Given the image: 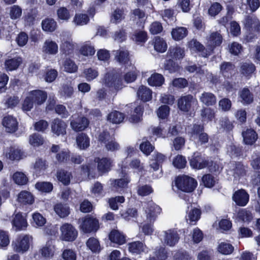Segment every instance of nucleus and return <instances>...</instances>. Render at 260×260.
Here are the masks:
<instances>
[{"label": "nucleus", "instance_id": "1", "mask_svg": "<svg viewBox=\"0 0 260 260\" xmlns=\"http://www.w3.org/2000/svg\"><path fill=\"white\" fill-rule=\"evenodd\" d=\"M47 98V93L43 90H35L30 91L23 102V110L30 111L34 104L40 105L45 102Z\"/></svg>", "mask_w": 260, "mask_h": 260}, {"label": "nucleus", "instance_id": "2", "mask_svg": "<svg viewBox=\"0 0 260 260\" xmlns=\"http://www.w3.org/2000/svg\"><path fill=\"white\" fill-rule=\"evenodd\" d=\"M120 77L121 74L118 70L112 69L106 74L103 82L107 87L119 89L122 87V80Z\"/></svg>", "mask_w": 260, "mask_h": 260}, {"label": "nucleus", "instance_id": "3", "mask_svg": "<svg viewBox=\"0 0 260 260\" xmlns=\"http://www.w3.org/2000/svg\"><path fill=\"white\" fill-rule=\"evenodd\" d=\"M175 184L178 189L184 192H191L196 187L197 182L191 177L183 176L177 177Z\"/></svg>", "mask_w": 260, "mask_h": 260}, {"label": "nucleus", "instance_id": "4", "mask_svg": "<svg viewBox=\"0 0 260 260\" xmlns=\"http://www.w3.org/2000/svg\"><path fill=\"white\" fill-rule=\"evenodd\" d=\"M189 133L191 139L197 143L203 144L208 142V135L204 132L203 125L199 124L193 125Z\"/></svg>", "mask_w": 260, "mask_h": 260}, {"label": "nucleus", "instance_id": "5", "mask_svg": "<svg viewBox=\"0 0 260 260\" xmlns=\"http://www.w3.org/2000/svg\"><path fill=\"white\" fill-rule=\"evenodd\" d=\"M79 226L84 233H90L93 231H96L99 228V221L94 218L87 217L80 218L78 220Z\"/></svg>", "mask_w": 260, "mask_h": 260}, {"label": "nucleus", "instance_id": "6", "mask_svg": "<svg viewBox=\"0 0 260 260\" xmlns=\"http://www.w3.org/2000/svg\"><path fill=\"white\" fill-rule=\"evenodd\" d=\"M61 238L66 241H73L78 235V232L75 228L68 223H66L60 226Z\"/></svg>", "mask_w": 260, "mask_h": 260}, {"label": "nucleus", "instance_id": "7", "mask_svg": "<svg viewBox=\"0 0 260 260\" xmlns=\"http://www.w3.org/2000/svg\"><path fill=\"white\" fill-rule=\"evenodd\" d=\"M179 238L176 231L170 229L162 232L161 240L164 244L172 247L178 243Z\"/></svg>", "mask_w": 260, "mask_h": 260}, {"label": "nucleus", "instance_id": "8", "mask_svg": "<svg viewBox=\"0 0 260 260\" xmlns=\"http://www.w3.org/2000/svg\"><path fill=\"white\" fill-rule=\"evenodd\" d=\"M29 237L27 235L18 237L12 245L14 250L16 252L24 253L28 250L29 247Z\"/></svg>", "mask_w": 260, "mask_h": 260}, {"label": "nucleus", "instance_id": "9", "mask_svg": "<svg viewBox=\"0 0 260 260\" xmlns=\"http://www.w3.org/2000/svg\"><path fill=\"white\" fill-rule=\"evenodd\" d=\"M89 121L85 117H78L71 120L70 126L75 132H81L85 129L88 126Z\"/></svg>", "mask_w": 260, "mask_h": 260}, {"label": "nucleus", "instance_id": "10", "mask_svg": "<svg viewBox=\"0 0 260 260\" xmlns=\"http://www.w3.org/2000/svg\"><path fill=\"white\" fill-rule=\"evenodd\" d=\"M197 100L190 94L181 96L178 101V108L183 111H188L192 104L197 103Z\"/></svg>", "mask_w": 260, "mask_h": 260}, {"label": "nucleus", "instance_id": "11", "mask_svg": "<svg viewBox=\"0 0 260 260\" xmlns=\"http://www.w3.org/2000/svg\"><path fill=\"white\" fill-rule=\"evenodd\" d=\"M145 210L147 219L148 221H153L157 215L160 213L161 208L152 202H149L147 204Z\"/></svg>", "mask_w": 260, "mask_h": 260}, {"label": "nucleus", "instance_id": "12", "mask_svg": "<svg viewBox=\"0 0 260 260\" xmlns=\"http://www.w3.org/2000/svg\"><path fill=\"white\" fill-rule=\"evenodd\" d=\"M67 127L66 122L59 118L54 119L51 123L52 132L57 136L65 135Z\"/></svg>", "mask_w": 260, "mask_h": 260}, {"label": "nucleus", "instance_id": "13", "mask_svg": "<svg viewBox=\"0 0 260 260\" xmlns=\"http://www.w3.org/2000/svg\"><path fill=\"white\" fill-rule=\"evenodd\" d=\"M4 155L7 159L10 160H19L23 158L24 152L18 148L11 147L6 150Z\"/></svg>", "mask_w": 260, "mask_h": 260}, {"label": "nucleus", "instance_id": "14", "mask_svg": "<svg viewBox=\"0 0 260 260\" xmlns=\"http://www.w3.org/2000/svg\"><path fill=\"white\" fill-rule=\"evenodd\" d=\"M127 246L129 251L133 254H141L147 251L145 244L139 241L129 243Z\"/></svg>", "mask_w": 260, "mask_h": 260}, {"label": "nucleus", "instance_id": "15", "mask_svg": "<svg viewBox=\"0 0 260 260\" xmlns=\"http://www.w3.org/2000/svg\"><path fill=\"white\" fill-rule=\"evenodd\" d=\"M233 199L238 205L244 206L249 201V195L244 189H240L235 192Z\"/></svg>", "mask_w": 260, "mask_h": 260}, {"label": "nucleus", "instance_id": "16", "mask_svg": "<svg viewBox=\"0 0 260 260\" xmlns=\"http://www.w3.org/2000/svg\"><path fill=\"white\" fill-rule=\"evenodd\" d=\"M55 247L51 241H48L40 250L42 256L46 259H50L54 255Z\"/></svg>", "mask_w": 260, "mask_h": 260}, {"label": "nucleus", "instance_id": "17", "mask_svg": "<svg viewBox=\"0 0 260 260\" xmlns=\"http://www.w3.org/2000/svg\"><path fill=\"white\" fill-rule=\"evenodd\" d=\"M12 224L16 231L23 230L27 226L26 219L20 213L15 214Z\"/></svg>", "mask_w": 260, "mask_h": 260}, {"label": "nucleus", "instance_id": "18", "mask_svg": "<svg viewBox=\"0 0 260 260\" xmlns=\"http://www.w3.org/2000/svg\"><path fill=\"white\" fill-rule=\"evenodd\" d=\"M188 46L191 50L201 52L203 57H207L210 54V51L208 49H205L204 46L196 40H190L188 43Z\"/></svg>", "mask_w": 260, "mask_h": 260}, {"label": "nucleus", "instance_id": "19", "mask_svg": "<svg viewBox=\"0 0 260 260\" xmlns=\"http://www.w3.org/2000/svg\"><path fill=\"white\" fill-rule=\"evenodd\" d=\"M3 124L9 133L15 132L17 129L18 122L16 118L11 116L5 117L3 119Z\"/></svg>", "mask_w": 260, "mask_h": 260}, {"label": "nucleus", "instance_id": "20", "mask_svg": "<svg viewBox=\"0 0 260 260\" xmlns=\"http://www.w3.org/2000/svg\"><path fill=\"white\" fill-rule=\"evenodd\" d=\"M58 45L54 41L47 40H46L43 45L42 48V51L44 53L49 55L56 54L58 52Z\"/></svg>", "mask_w": 260, "mask_h": 260}, {"label": "nucleus", "instance_id": "21", "mask_svg": "<svg viewBox=\"0 0 260 260\" xmlns=\"http://www.w3.org/2000/svg\"><path fill=\"white\" fill-rule=\"evenodd\" d=\"M185 55L184 50L179 46L171 47L168 52V57L172 59H181Z\"/></svg>", "mask_w": 260, "mask_h": 260}, {"label": "nucleus", "instance_id": "22", "mask_svg": "<svg viewBox=\"0 0 260 260\" xmlns=\"http://www.w3.org/2000/svg\"><path fill=\"white\" fill-rule=\"evenodd\" d=\"M235 66L231 62H223L220 66V73L225 77L230 78L233 74Z\"/></svg>", "mask_w": 260, "mask_h": 260}, {"label": "nucleus", "instance_id": "23", "mask_svg": "<svg viewBox=\"0 0 260 260\" xmlns=\"http://www.w3.org/2000/svg\"><path fill=\"white\" fill-rule=\"evenodd\" d=\"M137 94L139 99L144 102H147L152 99V91L146 86L142 85L138 89Z\"/></svg>", "mask_w": 260, "mask_h": 260}, {"label": "nucleus", "instance_id": "24", "mask_svg": "<svg viewBox=\"0 0 260 260\" xmlns=\"http://www.w3.org/2000/svg\"><path fill=\"white\" fill-rule=\"evenodd\" d=\"M244 23L245 26L247 28L254 29L256 31L260 30V22L255 16H246Z\"/></svg>", "mask_w": 260, "mask_h": 260}, {"label": "nucleus", "instance_id": "25", "mask_svg": "<svg viewBox=\"0 0 260 260\" xmlns=\"http://www.w3.org/2000/svg\"><path fill=\"white\" fill-rule=\"evenodd\" d=\"M76 143L80 149L85 150L89 146V138L86 134L81 133L76 137Z\"/></svg>", "mask_w": 260, "mask_h": 260}, {"label": "nucleus", "instance_id": "26", "mask_svg": "<svg viewBox=\"0 0 260 260\" xmlns=\"http://www.w3.org/2000/svg\"><path fill=\"white\" fill-rule=\"evenodd\" d=\"M96 161L98 162V169L100 173L103 174L110 170L111 164V161L110 159L107 158L100 159L98 158Z\"/></svg>", "mask_w": 260, "mask_h": 260}, {"label": "nucleus", "instance_id": "27", "mask_svg": "<svg viewBox=\"0 0 260 260\" xmlns=\"http://www.w3.org/2000/svg\"><path fill=\"white\" fill-rule=\"evenodd\" d=\"M110 241L113 243L122 245L125 243V238L124 236L117 230H113L109 235Z\"/></svg>", "mask_w": 260, "mask_h": 260}, {"label": "nucleus", "instance_id": "28", "mask_svg": "<svg viewBox=\"0 0 260 260\" xmlns=\"http://www.w3.org/2000/svg\"><path fill=\"white\" fill-rule=\"evenodd\" d=\"M202 103L207 106H213L216 103V98L214 94L211 92H204L200 96Z\"/></svg>", "mask_w": 260, "mask_h": 260}, {"label": "nucleus", "instance_id": "29", "mask_svg": "<svg viewBox=\"0 0 260 260\" xmlns=\"http://www.w3.org/2000/svg\"><path fill=\"white\" fill-rule=\"evenodd\" d=\"M222 40V36L219 33L215 32L211 34L208 42L209 46H210L208 49L209 51H210V53L212 51L213 48L214 46H218L221 43Z\"/></svg>", "mask_w": 260, "mask_h": 260}, {"label": "nucleus", "instance_id": "30", "mask_svg": "<svg viewBox=\"0 0 260 260\" xmlns=\"http://www.w3.org/2000/svg\"><path fill=\"white\" fill-rule=\"evenodd\" d=\"M124 118V115L117 111H113L110 113L107 117V121L110 122L119 124L123 121Z\"/></svg>", "mask_w": 260, "mask_h": 260}, {"label": "nucleus", "instance_id": "31", "mask_svg": "<svg viewBox=\"0 0 260 260\" xmlns=\"http://www.w3.org/2000/svg\"><path fill=\"white\" fill-rule=\"evenodd\" d=\"M54 210L60 218L66 217L70 213L69 207L67 204L61 203L55 205L54 207Z\"/></svg>", "mask_w": 260, "mask_h": 260}, {"label": "nucleus", "instance_id": "32", "mask_svg": "<svg viewBox=\"0 0 260 260\" xmlns=\"http://www.w3.org/2000/svg\"><path fill=\"white\" fill-rule=\"evenodd\" d=\"M17 200L21 204L30 205L34 203V198L30 192L22 191L18 194Z\"/></svg>", "mask_w": 260, "mask_h": 260}, {"label": "nucleus", "instance_id": "33", "mask_svg": "<svg viewBox=\"0 0 260 260\" xmlns=\"http://www.w3.org/2000/svg\"><path fill=\"white\" fill-rule=\"evenodd\" d=\"M116 52L115 59L120 64H126L129 62L128 52L126 50L121 49Z\"/></svg>", "mask_w": 260, "mask_h": 260}, {"label": "nucleus", "instance_id": "34", "mask_svg": "<svg viewBox=\"0 0 260 260\" xmlns=\"http://www.w3.org/2000/svg\"><path fill=\"white\" fill-rule=\"evenodd\" d=\"M240 71L243 76L249 77L255 71V67L252 63L244 62L241 64Z\"/></svg>", "mask_w": 260, "mask_h": 260}, {"label": "nucleus", "instance_id": "35", "mask_svg": "<svg viewBox=\"0 0 260 260\" xmlns=\"http://www.w3.org/2000/svg\"><path fill=\"white\" fill-rule=\"evenodd\" d=\"M243 140L247 144H252L257 139V134L255 132L251 129H248L242 133Z\"/></svg>", "mask_w": 260, "mask_h": 260}, {"label": "nucleus", "instance_id": "36", "mask_svg": "<svg viewBox=\"0 0 260 260\" xmlns=\"http://www.w3.org/2000/svg\"><path fill=\"white\" fill-rule=\"evenodd\" d=\"M233 171V176L236 179H239L246 175L245 167L240 162H235Z\"/></svg>", "mask_w": 260, "mask_h": 260}, {"label": "nucleus", "instance_id": "37", "mask_svg": "<svg viewBox=\"0 0 260 260\" xmlns=\"http://www.w3.org/2000/svg\"><path fill=\"white\" fill-rule=\"evenodd\" d=\"M165 81L163 76L158 73L152 74L150 77L148 79V83L151 86H160L162 85Z\"/></svg>", "mask_w": 260, "mask_h": 260}, {"label": "nucleus", "instance_id": "38", "mask_svg": "<svg viewBox=\"0 0 260 260\" xmlns=\"http://www.w3.org/2000/svg\"><path fill=\"white\" fill-rule=\"evenodd\" d=\"M22 62L21 57L8 59L5 61V68L7 71H13L18 68Z\"/></svg>", "mask_w": 260, "mask_h": 260}, {"label": "nucleus", "instance_id": "39", "mask_svg": "<svg viewBox=\"0 0 260 260\" xmlns=\"http://www.w3.org/2000/svg\"><path fill=\"white\" fill-rule=\"evenodd\" d=\"M154 49L158 52H164L167 50V44L166 41L160 37H155L153 41Z\"/></svg>", "mask_w": 260, "mask_h": 260}, {"label": "nucleus", "instance_id": "40", "mask_svg": "<svg viewBox=\"0 0 260 260\" xmlns=\"http://www.w3.org/2000/svg\"><path fill=\"white\" fill-rule=\"evenodd\" d=\"M42 26L44 30L52 32L55 30L57 24L54 19L52 18H47L42 21Z\"/></svg>", "mask_w": 260, "mask_h": 260}, {"label": "nucleus", "instance_id": "41", "mask_svg": "<svg viewBox=\"0 0 260 260\" xmlns=\"http://www.w3.org/2000/svg\"><path fill=\"white\" fill-rule=\"evenodd\" d=\"M240 96L242 100V102L243 104H249L251 103L253 101L252 94L247 88H244L242 90L240 93Z\"/></svg>", "mask_w": 260, "mask_h": 260}, {"label": "nucleus", "instance_id": "42", "mask_svg": "<svg viewBox=\"0 0 260 260\" xmlns=\"http://www.w3.org/2000/svg\"><path fill=\"white\" fill-rule=\"evenodd\" d=\"M190 164L194 169H202L208 166L209 162L204 160L201 161V158L197 156L190 159Z\"/></svg>", "mask_w": 260, "mask_h": 260}, {"label": "nucleus", "instance_id": "43", "mask_svg": "<svg viewBox=\"0 0 260 260\" xmlns=\"http://www.w3.org/2000/svg\"><path fill=\"white\" fill-rule=\"evenodd\" d=\"M187 33V29L183 27L176 28L172 31V36L175 40H180L184 38Z\"/></svg>", "mask_w": 260, "mask_h": 260}, {"label": "nucleus", "instance_id": "44", "mask_svg": "<svg viewBox=\"0 0 260 260\" xmlns=\"http://www.w3.org/2000/svg\"><path fill=\"white\" fill-rule=\"evenodd\" d=\"M143 108L141 106L135 108L134 113L129 117V121L132 123H136L142 120Z\"/></svg>", "mask_w": 260, "mask_h": 260}, {"label": "nucleus", "instance_id": "45", "mask_svg": "<svg viewBox=\"0 0 260 260\" xmlns=\"http://www.w3.org/2000/svg\"><path fill=\"white\" fill-rule=\"evenodd\" d=\"M201 116L204 121H211L214 117V112L210 108L204 107L200 111Z\"/></svg>", "mask_w": 260, "mask_h": 260}, {"label": "nucleus", "instance_id": "46", "mask_svg": "<svg viewBox=\"0 0 260 260\" xmlns=\"http://www.w3.org/2000/svg\"><path fill=\"white\" fill-rule=\"evenodd\" d=\"M86 245L93 252H99L101 250V246L99 242L96 238H89L86 242Z\"/></svg>", "mask_w": 260, "mask_h": 260}, {"label": "nucleus", "instance_id": "47", "mask_svg": "<svg viewBox=\"0 0 260 260\" xmlns=\"http://www.w3.org/2000/svg\"><path fill=\"white\" fill-rule=\"evenodd\" d=\"M89 20L87 15L85 14H77L75 15L73 22L76 25H83L86 24Z\"/></svg>", "mask_w": 260, "mask_h": 260}, {"label": "nucleus", "instance_id": "48", "mask_svg": "<svg viewBox=\"0 0 260 260\" xmlns=\"http://www.w3.org/2000/svg\"><path fill=\"white\" fill-rule=\"evenodd\" d=\"M58 179L62 182L63 184L67 185L70 182L72 175L71 173L64 170H60L57 174Z\"/></svg>", "mask_w": 260, "mask_h": 260}, {"label": "nucleus", "instance_id": "49", "mask_svg": "<svg viewBox=\"0 0 260 260\" xmlns=\"http://www.w3.org/2000/svg\"><path fill=\"white\" fill-rule=\"evenodd\" d=\"M132 39L136 43H144L147 40V33L142 30H136L132 36Z\"/></svg>", "mask_w": 260, "mask_h": 260}, {"label": "nucleus", "instance_id": "50", "mask_svg": "<svg viewBox=\"0 0 260 260\" xmlns=\"http://www.w3.org/2000/svg\"><path fill=\"white\" fill-rule=\"evenodd\" d=\"M60 50L67 54H71L74 49V45L72 41H63L60 46Z\"/></svg>", "mask_w": 260, "mask_h": 260}, {"label": "nucleus", "instance_id": "51", "mask_svg": "<svg viewBox=\"0 0 260 260\" xmlns=\"http://www.w3.org/2000/svg\"><path fill=\"white\" fill-rule=\"evenodd\" d=\"M238 218L244 222H250L253 218L252 213L245 209L240 210L237 214Z\"/></svg>", "mask_w": 260, "mask_h": 260}, {"label": "nucleus", "instance_id": "52", "mask_svg": "<svg viewBox=\"0 0 260 260\" xmlns=\"http://www.w3.org/2000/svg\"><path fill=\"white\" fill-rule=\"evenodd\" d=\"M201 213L200 210L194 208L188 212L186 217V220H189L190 222H196L200 218Z\"/></svg>", "mask_w": 260, "mask_h": 260}, {"label": "nucleus", "instance_id": "53", "mask_svg": "<svg viewBox=\"0 0 260 260\" xmlns=\"http://www.w3.org/2000/svg\"><path fill=\"white\" fill-rule=\"evenodd\" d=\"M36 188L42 192H49L53 189V185L50 182H38L35 185Z\"/></svg>", "mask_w": 260, "mask_h": 260}, {"label": "nucleus", "instance_id": "54", "mask_svg": "<svg viewBox=\"0 0 260 260\" xmlns=\"http://www.w3.org/2000/svg\"><path fill=\"white\" fill-rule=\"evenodd\" d=\"M13 179L14 182L18 185H24L27 182L26 176L21 172L14 173L13 176Z\"/></svg>", "mask_w": 260, "mask_h": 260}, {"label": "nucleus", "instance_id": "55", "mask_svg": "<svg viewBox=\"0 0 260 260\" xmlns=\"http://www.w3.org/2000/svg\"><path fill=\"white\" fill-rule=\"evenodd\" d=\"M234 250L232 245L227 243H221L218 247V250L219 252L223 254H229L231 253Z\"/></svg>", "mask_w": 260, "mask_h": 260}, {"label": "nucleus", "instance_id": "56", "mask_svg": "<svg viewBox=\"0 0 260 260\" xmlns=\"http://www.w3.org/2000/svg\"><path fill=\"white\" fill-rule=\"evenodd\" d=\"M185 158L181 155H178L173 159V164L175 167L178 169L184 168L186 165Z\"/></svg>", "mask_w": 260, "mask_h": 260}, {"label": "nucleus", "instance_id": "57", "mask_svg": "<svg viewBox=\"0 0 260 260\" xmlns=\"http://www.w3.org/2000/svg\"><path fill=\"white\" fill-rule=\"evenodd\" d=\"M227 153L232 157H238L242 154L241 148L235 145H231L228 146Z\"/></svg>", "mask_w": 260, "mask_h": 260}, {"label": "nucleus", "instance_id": "58", "mask_svg": "<svg viewBox=\"0 0 260 260\" xmlns=\"http://www.w3.org/2000/svg\"><path fill=\"white\" fill-rule=\"evenodd\" d=\"M62 94L64 96L70 97L73 93L74 89L72 82H67L63 84L61 89Z\"/></svg>", "mask_w": 260, "mask_h": 260}, {"label": "nucleus", "instance_id": "59", "mask_svg": "<svg viewBox=\"0 0 260 260\" xmlns=\"http://www.w3.org/2000/svg\"><path fill=\"white\" fill-rule=\"evenodd\" d=\"M44 142L43 138L39 134H34L30 136L29 143L34 146H39L42 145Z\"/></svg>", "mask_w": 260, "mask_h": 260}, {"label": "nucleus", "instance_id": "60", "mask_svg": "<svg viewBox=\"0 0 260 260\" xmlns=\"http://www.w3.org/2000/svg\"><path fill=\"white\" fill-rule=\"evenodd\" d=\"M154 148V146L148 141L143 142L140 145L141 150L147 155H149Z\"/></svg>", "mask_w": 260, "mask_h": 260}, {"label": "nucleus", "instance_id": "61", "mask_svg": "<svg viewBox=\"0 0 260 260\" xmlns=\"http://www.w3.org/2000/svg\"><path fill=\"white\" fill-rule=\"evenodd\" d=\"M123 11L120 9L115 10L112 15L111 22L114 23H117L124 19Z\"/></svg>", "mask_w": 260, "mask_h": 260}, {"label": "nucleus", "instance_id": "62", "mask_svg": "<svg viewBox=\"0 0 260 260\" xmlns=\"http://www.w3.org/2000/svg\"><path fill=\"white\" fill-rule=\"evenodd\" d=\"M80 51L84 56H91L94 54L95 50L93 46L85 44L81 47Z\"/></svg>", "mask_w": 260, "mask_h": 260}, {"label": "nucleus", "instance_id": "63", "mask_svg": "<svg viewBox=\"0 0 260 260\" xmlns=\"http://www.w3.org/2000/svg\"><path fill=\"white\" fill-rule=\"evenodd\" d=\"M179 67L178 64L174 62L173 59L170 58L167 61L165 66V69L169 71L170 73H174L179 70Z\"/></svg>", "mask_w": 260, "mask_h": 260}, {"label": "nucleus", "instance_id": "64", "mask_svg": "<svg viewBox=\"0 0 260 260\" xmlns=\"http://www.w3.org/2000/svg\"><path fill=\"white\" fill-rule=\"evenodd\" d=\"M154 254L158 260H165L167 258V251L165 248L161 246L156 248Z\"/></svg>", "mask_w": 260, "mask_h": 260}]
</instances>
